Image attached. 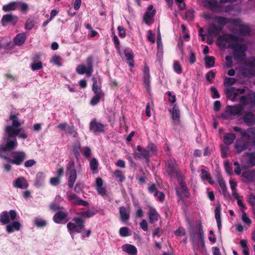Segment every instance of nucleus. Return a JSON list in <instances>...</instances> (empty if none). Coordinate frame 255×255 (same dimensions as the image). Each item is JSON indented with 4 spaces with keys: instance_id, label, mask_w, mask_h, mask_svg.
Masks as SVG:
<instances>
[{
    "instance_id": "nucleus-29",
    "label": "nucleus",
    "mask_w": 255,
    "mask_h": 255,
    "mask_svg": "<svg viewBox=\"0 0 255 255\" xmlns=\"http://www.w3.org/2000/svg\"><path fill=\"white\" fill-rule=\"evenodd\" d=\"M172 118L175 124H179L180 122V111L176 105H174L172 111Z\"/></svg>"
},
{
    "instance_id": "nucleus-48",
    "label": "nucleus",
    "mask_w": 255,
    "mask_h": 255,
    "mask_svg": "<svg viewBox=\"0 0 255 255\" xmlns=\"http://www.w3.org/2000/svg\"><path fill=\"white\" fill-rule=\"evenodd\" d=\"M173 69L174 71L178 74H181L182 72V68L177 61H174Z\"/></svg>"
},
{
    "instance_id": "nucleus-60",
    "label": "nucleus",
    "mask_w": 255,
    "mask_h": 255,
    "mask_svg": "<svg viewBox=\"0 0 255 255\" xmlns=\"http://www.w3.org/2000/svg\"><path fill=\"white\" fill-rule=\"evenodd\" d=\"M249 163L252 166H255V153H249Z\"/></svg>"
},
{
    "instance_id": "nucleus-19",
    "label": "nucleus",
    "mask_w": 255,
    "mask_h": 255,
    "mask_svg": "<svg viewBox=\"0 0 255 255\" xmlns=\"http://www.w3.org/2000/svg\"><path fill=\"white\" fill-rule=\"evenodd\" d=\"M14 187L20 189H26L28 186L27 181L24 177H18L13 183Z\"/></svg>"
},
{
    "instance_id": "nucleus-55",
    "label": "nucleus",
    "mask_w": 255,
    "mask_h": 255,
    "mask_svg": "<svg viewBox=\"0 0 255 255\" xmlns=\"http://www.w3.org/2000/svg\"><path fill=\"white\" fill-rule=\"evenodd\" d=\"M34 24L35 22L34 20L29 18L26 22L25 28L26 29L30 30L34 27Z\"/></svg>"
},
{
    "instance_id": "nucleus-40",
    "label": "nucleus",
    "mask_w": 255,
    "mask_h": 255,
    "mask_svg": "<svg viewBox=\"0 0 255 255\" xmlns=\"http://www.w3.org/2000/svg\"><path fill=\"white\" fill-rule=\"evenodd\" d=\"M103 95L104 94H95V96L91 100V105L92 106L96 105L100 102L101 98Z\"/></svg>"
},
{
    "instance_id": "nucleus-31",
    "label": "nucleus",
    "mask_w": 255,
    "mask_h": 255,
    "mask_svg": "<svg viewBox=\"0 0 255 255\" xmlns=\"http://www.w3.org/2000/svg\"><path fill=\"white\" fill-rule=\"evenodd\" d=\"M236 138V135L234 133H227L225 134L223 141L226 145H230L232 144Z\"/></svg>"
},
{
    "instance_id": "nucleus-35",
    "label": "nucleus",
    "mask_w": 255,
    "mask_h": 255,
    "mask_svg": "<svg viewBox=\"0 0 255 255\" xmlns=\"http://www.w3.org/2000/svg\"><path fill=\"white\" fill-rule=\"evenodd\" d=\"M242 176L247 180L251 181L255 178V172L253 170L244 171L242 173Z\"/></svg>"
},
{
    "instance_id": "nucleus-16",
    "label": "nucleus",
    "mask_w": 255,
    "mask_h": 255,
    "mask_svg": "<svg viewBox=\"0 0 255 255\" xmlns=\"http://www.w3.org/2000/svg\"><path fill=\"white\" fill-rule=\"evenodd\" d=\"M119 214L121 221L127 224L130 218V211L127 209L125 206L119 208Z\"/></svg>"
},
{
    "instance_id": "nucleus-56",
    "label": "nucleus",
    "mask_w": 255,
    "mask_h": 255,
    "mask_svg": "<svg viewBox=\"0 0 255 255\" xmlns=\"http://www.w3.org/2000/svg\"><path fill=\"white\" fill-rule=\"evenodd\" d=\"M19 3V7L20 8V11L23 13H26L29 7L26 3L23 2L21 1H18Z\"/></svg>"
},
{
    "instance_id": "nucleus-37",
    "label": "nucleus",
    "mask_w": 255,
    "mask_h": 255,
    "mask_svg": "<svg viewBox=\"0 0 255 255\" xmlns=\"http://www.w3.org/2000/svg\"><path fill=\"white\" fill-rule=\"evenodd\" d=\"M218 182L219 184V186L222 191V193L224 196L226 195L227 188L226 183L223 179V178L221 177H219L218 178Z\"/></svg>"
},
{
    "instance_id": "nucleus-51",
    "label": "nucleus",
    "mask_w": 255,
    "mask_h": 255,
    "mask_svg": "<svg viewBox=\"0 0 255 255\" xmlns=\"http://www.w3.org/2000/svg\"><path fill=\"white\" fill-rule=\"evenodd\" d=\"M31 68L33 71L39 70L42 68V63L41 62H33L31 65Z\"/></svg>"
},
{
    "instance_id": "nucleus-15",
    "label": "nucleus",
    "mask_w": 255,
    "mask_h": 255,
    "mask_svg": "<svg viewBox=\"0 0 255 255\" xmlns=\"http://www.w3.org/2000/svg\"><path fill=\"white\" fill-rule=\"evenodd\" d=\"M155 13L156 10L153 9V6L152 5H149L143 16V20L146 24H148L149 22L152 20Z\"/></svg>"
},
{
    "instance_id": "nucleus-28",
    "label": "nucleus",
    "mask_w": 255,
    "mask_h": 255,
    "mask_svg": "<svg viewBox=\"0 0 255 255\" xmlns=\"http://www.w3.org/2000/svg\"><path fill=\"white\" fill-rule=\"evenodd\" d=\"M44 174L42 172L37 173L36 178L34 180V185L36 187H40L42 186L45 180Z\"/></svg>"
},
{
    "instance_id": "nucleus-50",
    "label": "nucleus",
    "mask_w": 255,
    "mask_h": 255,
    "mask_svg": "<svg viewBox=\"0 0 255 255\" xmlns=\"http://www.w3.org/2000/svg\"><path fill=\"white\" fill-rule=\"evenodd\" d=\"M210 90L211 92V97L213 99H218L220 97V95L215 87H211Z\"/></svg>"
},
{
    "instance_id": "nucleus-45",
    "label": "nucleus",
    "mask_w": 255,
    "mask_h": 255,
    "mask_svg": "<svg viewBox=\"0 0 255 255\" xmlns=\"http://www.w3.org/2000/svg\"><path fill=\"white\" fill-rule=\"evenodd\" d=\"M236 90V88L231 87L229 88H226L225 90V93L226 95L227 98L230 99L233 97L234 91Z\"/></svg>"
},
{
    "instance_id": "nucleus-41",
    "label": "nucleus",
    "mask_w": 255,
    "mask_h": 255,
    "mask_svg": "<svg viewBox=\"0 0 255 255\" xmlns=\"http://www.w3.org/2000/svg\"><path fill=\"white\" fill-rule=\"evenodd\" d=\"M237 80L234 78L226 77L224 82V85L226 87H230L235 84Z\"/></svg>"
},
{
    "instance_id": "nucleus-27",
    "label": "nucleus",
    "mask_w": 255,
    "mask_h": 255,
    "mask_svg": "<svg viewBox=\"0 0 255 255\" xmlns=\"http://www.w3.org/2000/svg\"><path fill=\"white\" fill-rule=\"evenodd\" d=\"M221 205L220 203L217 204L215 210V217L216 220L217 226L219 229L221 227Z\"/></svg>"
},
{
    "instance_id": "nucleus-32",
    "label": "nucleus",
    "mask_w": 255,
    "mask_h": 255,
    "mask_svg": "<svg viewBox=\"0 0 255 255\" xmlns=\"http://www.w3.org/2000/svg\"><path fill=\"white\" fill-rule=\"evenodd\" d=\"M183 180H184L183 177H182V178L181 179L178 180V181H179V185L180 186V188H181V191L183 193V194H184V195L186 197H189L190 195V193H189V192L188 190V188L186 186V185L185 183L184 182Z\"/></svg>"
},
{
    "instance_id": "nucleus-63",
    "label": "nucleus",
    "mask_w": 255,
    "mask_h": 255,
    "mask_svg": "<svg viewBox=\"0 0 255 255\" xmlns=\"http://www.w3.org/2000/svg\"><path fill=\"white\" fill-rule=\"evenodd\" d=\"M75 163L73 160H70V161H69L66 166L67 171L70 172V171H72L73 170H76L75 169Z\"/></svg>"
},
{
    "instance_id": "nucleus-26",
    "label": "nucleus",
    "mask_w": 255,
    "mask_h": 255,
    "mask_svg": "<svg viewBox=\"0 0 255 255\" xmlns=\"http://www.w3.org/2000/svg\"><path fill=\"white\" fill-rule=\"evenodd\" d=\"M77 177L76 170H73L69 172V176L68 179V185L70 188H72L76 180Z\"/></svg>"
},
{
    "instance_id": "nucleus-17",
    "label": "nucleus",
    "mask_w": 255,
    "mask_h": 255,
    "mask_svg": "<svg viewBox=\"0 0 255 255\" xmlns=\"http://www.w3.org/2000/svg\"><path fill=\"white\" fill-rule=\"evenodd\" d=\"M242 119L246 125L248 126H252L255 124V116L251 112H246Z\"/></svg>"
},
{
    "instance_id": "nucleus-5",
    "label": "nucleus",
    "mask_w": 255,
    "mask_h": 255,
    "mask_svg": "<svg viewBox=\"0 0 255 255\" xmlns=\"http://www.w3.org/2000/svg\"><path fill=\"white\" fill-rule=\"evenodd\" d=\"M228 22L227 18L221 16H216L213 18L212 23L209 25L207 29L208 36L213 37L219 35L224 26Z\"/></svg>"
},
{
    "instance_id": "nucleus-18",
    "label": "nucleus",
    "mask_w": 255,
    "mask_h": 255,
    "mask_svg": "<svg viewBox=\"0 0 255 255\" xmlns=\"http://www.w3.org/2000/svg\"><path fill=\"white\" fill-rule=\"evenodd\" d=\"M148 214L149 222L151 224H154L157 222L160 217L156 209L152 207H149Z\"/></svg>"
},
{
    "instance_id": "nucleus-3",
    "label": "nucleus",
    "mask_w": 255,
    "mask_h": 255,
    "mask_svg": "<svg viewBox=\"0 0 255 255\" xmlns=\"http://www.w3.org/2000/svg\"><path fill=\"white\" fill-rule=\"evenodd\" d=\"M94 210H88L85 212H79L77 214L80 217H74L72 219V222H69L67 225V228L70 232L80 233L85 231V221L82 218H89L94 216L96 214Z\"/></svg>"
},
{
    "instance_id": "nucleus-23",
    "label": "nucleus",
    "mask_w": 255,
    "mask_h": 255,
    "mask_svg": "<svg viewBox=\"0 0 255 255\" xmlns=\"http://www.w3.org/2000/svg\"><path fill=\"white\" fill-rule=\"evenodd\" d=\"M21 224L18 221H13L6 226V230L8 233H12L14 231H19L20 229Z\"/></svg>"
},
{
    "instance_id": "nucleus-10",
    "label": "nucleus",
    "mask_w": 255,
    "mask_h": 255,
    "mask_svg": "<svg viewBox=\"0 0 255 255\" xmlns=\"http://www.w3.org/2000/svg\"><path fill=\"white\" fill-rule=\"evenodd\" d=\"M226 111L225 113H223L222 114V117L226 119L228 118V116H226L227 113H230L232 115H240L242 112L243 111L244 109L241 107V106H239L238 105H236L234 106H227L226 107Z\"/></svg>"
},
{
    "instance_id": "nucleus-43",
    "label": "nucleus",
    "mask_w": 255,
    "mask_h": 255,
    "mask_svg": "<svg viewBox=\"0 0 255 255\" xmlns=\"http://www.w3.org/2000/svg\"><path fill=\"white\" fill-rule=\"evenodd\" d=\"M90 167L91 170L97 171L98 168V162L95 158H93L90 162Z\"/></svg>"
},
{
    "instance_id": "nucleus-13",
    "label": "nucleus",
    "mask_w": 255,
    "mask_h": 255,
    "mask_svg": "<svg viewBox=\"0 0 255 255\" xmlns=\"http://www.w3.org/2000/svg\"><path fill=\"white\" fill-rule=\"evenodd\" d=\"M67 216V213L59 211L53 216V220L56 224L65 223L69 221Z\"/></svg>"
},
{
    "instance_id": "nucleus-36",
    "label": "nucleus",
    "mask_w": 255,
    "mask_h": 255,
    "mask_svg": "<svg viewBox=\"0 0 255 255\" xmlns=\"http://www.w3.org/2000/svg\"><path fill=\"white\" fill-rule=\"evenodd\" d=\"M92 81V91L94 93V94H104L102 91L101 87L98 86L97 84V79L95 77H93Z\"/></svg>"
},
{
    "instance_id": "nucleus-61",
    "label": "nucleus",
    "mask_w": 255,
    "mask_h": 255,
    "mask_svg": "<svg viewBox=\"0 0 255 255\" xmlns=\"http://www.w3.org/2000/svg\"><path fill=\"white\" fill-rule=\"evenodd\" d=\"M49 208L51 210L54 211L64 209L63 207L59 206L58 204H56L55 203H51L49 206Z\"/></svg>"
},
{
    "instance_id": "nucleus-7",
    "label": "nucleus",
    "mask_w": 255,
    "mask_h": 255,
    "mask_svg": "<svg viewBox=\"0 0 255 255\" xmlns=\"http://www.w3.org/2000/svg\"><path fill=\"white\" fill-rule=\"evenodd\" d=\"M202 3L203 5L205 7L217 12L227 11L231 7L230 5H228L225 8V7L218 3L216 0H204Z\"/></svg>"
},
{
    "instance_id": "nucleus-52",
    "label": "nucleus",
    "mask_w": 255,
    "mask_h": 255,
    "mask_svg": "<svg viewBox=\"0 0 255 255\" xmlns=\"http://www.w3.org/2000/svg\"><path fill=\"white\" fill-rule=\"evenodd\" d=\"M215 73L213 70H210L206 74V79L211 83H212V80L215 78Z\"/></svg>"
},
{
    "instance_id": "nucleus-53",
    "label": "nucleus",
    "mask_w": 255,
    "mask_h": 255,
    "mask_svg": "<svg viewBox=\"0 0 255 255\" xmlns=\"http://www.w3.org/2000/svg\"><path fill=\"white\" fill-rule=\"evenodd\" d=\"M35 224L37 227L42 228L46 225L47 222L45 220L36 218L35 220Z\"/></svg>"
},
{
    "instance_id": "nucleus-4",
    "label": "nucleus",
    "mask_w": 255,
    "mask_h": 255,
    "mask_svg": "<svg viewBox=\"0 0 255 255\" xmlns=\"http://www.w3.org/2000/svg\"><path fill=\"white\" fill-rule=\"evenodd\" d=\"M3 146V144L0 145V157L9 161L12 164L19 166L22 164L27 157L26 153L22 150L13 151L10 153V157H8L4 155L3 153L10 150L3 149L2 147Z\"/></svg>"
},
{
    "instance_id": "nucleus-44",
    "label": "nucleus",
    "mask_w": 255,
    "mask_h": 255,
    "mask_svg": "<svg viewBox=\"0 0 255 255\" xmlns=\"http://www.w3.org/2000/svg\"><path fill=\"white\" fill-rule=\"evenodd\" d=\"M195 11L192 9H188L185 13V19L188 21H192L194 19Z\"/></svg>"
},
{
    "instance_id": "nucleus-33",
    "label": "nucleus",
    "mask_w": 255,
    "mask_h": 255,
    "mask_svg": "<svg viewBox=\"0 0 255 255\" xmlns=\"http://www.w3.org/2000/svg\"><path fill=\"white\" fill-rule=\"evenodd\" d=\"M239 31L240 34L244 36L249 35L251 33V29L250 27L247 25H240L239 26Z\"/></svg>"
},
{
    "instance_id": "nucleus-9",
    "label": "nucleus",
    "mask_w": 255,
    "mask_h": 255,
    "mask_svg": "<svg viewBox=\"0 0 255 255\" xmlns=\"http://www.w3.org/2000/svg\"><path fill=\"white\" fill-rule=\"evenodd\" d=\"M105 125L98 122L96 119H93L89 124V130L95 134L105 132Z\"/></svg>"
},
{
    "instance_id": "nucleus-64",
    "label": "nucleus",
    "mask_w": 255,
    "mask_h": 255,
    "mask_svg": "<svg viewBox=\"0 0 255 255\" xmlns=\"http://www.w3.org/2000/svg\"><path fill=\"white\" fill-rule=\"evenodd\" d=\"M96 190L97 191L99 194L102 196H104L107 194V189L106 187L102 186L99 187H96Z\"/></svg>"
},
{
    "instance_id": "nucleus-46",
    "label": "nucleus",
    "mask_w": 255,
    "mask_h": 255,
    "mask_svg": "<svg viewBox=\"0 0 255 255\" xmlns=\"http://www.w3.org/2000/svg\"><path fill=\"white\" fill-rule=\"evenodd\" d=\"M67 131L68 134L73 135L74 137H77L78 136V132L75 129L74 126H68L67 128Z\"/></svg>"
},
{
    "instance_id": "nucleus-62",
    "label": "nucleus",
    "mask_w": 255,
    "mask_h": 255,
    "mask_svg": "<svg viewBox=\"0 0 255 255\" xmlns=\"http://www.w3.org/2000/svg\"><path fill=\"white\" fill-rule=\"evenodd\" d=\"M60 182V178L59 177H54L50 178V183L52 186L58 185Z\"/></svg>"
},
{
    "instance_id": "nucleus-39",
    "label": "nucleus",
    "mask_w": 255,
    "mask_h": 255,
    "mask_svg": "<svg viewBox=\"0 0 255 255\" xmlns=\"http://www.w3.org/2000/svg\"><path fill=\"white\" fill-rule=\"evenodd\" d=\"M205 62L207 67H213L215 65V58L213 56H206L205 58Z\"/></svg>"
},
{
    "instance_id": "nucleus-25",
    "label": "nucleus",
    "mask_w": 255,
    "mask_h": 255,
    "mask_svg": "<svg viewBox=\"0 0 255 255\" xmlns=\"http://www.w3.org/2000/svg\"><path fill=\"white\" fill-rule=\"evenodd\" d=\"M26 39V36L25 33L17 34L13 39V42L15 45L21 46L24 43Z\"/></svg>"
},
{
    "instance_id": "nucleus-24",
    "label": "nucleus",
    "mask_w": 255,
    "mask_h": 255,
    "mask_svg": "<svg viewBox=\"0 0 255 255\" xmlns=\"http://www.w3.org/2000/svg\"><path fill=\"white\" fill-rule=\"evenodd\" d=\"M87 66V72L86 76L87 77H90L94 71L93 69V58L92 56H89L86 59Z\"/></svg>"
},
{
    "instance_id": "nucleus-47",
    "label": "nucleus",
    "mask_w": 255,
    "mask_h": 255,
    "mask_svg": "<svg viewBox=\"0 0 255 255\" xmlns=\"http://www.w3.org/2000/svg\"><path fill=\"white\" fill-rule=\"evenodd\" d=\"M76 70L78 74L83 75L86 74L87 67L84 65L80 64L77 67Z\"/></svg>"
},
{
    "instance_id": "nucleus-11",
    "label": "nucleus",
    "mask_w": 255,
    "mask_h": 255,
    "mask_svg": "<svg viewBox=\"0 0 255 255\" xmlns=\"http://www.w3.org/2000/svg\"><path fill=\"white\" fill-rule=\"evenodd\" d=\"M136 149L139 153L134 152L133 155L135 158H141L144 159L146 162L149 161L150 153L148 152L147 147L142 148L140 145H138L136 147Z\"/></svg>"
},
{
    "instance_id": "nucleus-54",
    "label": "nucleus",
    "mask_w": 255,
    "mask_h": 255,
    "mask_svg": "<svg viewBox=\"0 0 255 255\" xmlns=\"http://www.w3.org/2000/svg\"><path fill=\"white\" fill-rule=\"evenodd\" d=\"M245 62L247 66L251 68L255 67V56H251L248 61L245 60Z\"/></svg>"
},
{
    "instance_id": "nucleus-42",
    "label": "nucleus",
    "mask_w": 255,
    "mask_h": 255,
    "mask_svg": "<svg viewBox=\"0 0 255 255\" xmlns=\"http://www.w3.org/2000/svg\"><path fill=\"white\" fill-rule=\"evenodd\" d=\"M146 147L148 152L152 154H156L158 151L156 145L152 142H149Z\"/></svg>"
},
{
    "instance_id": "nucleus-20",
    "label": "nucleus",
    "mask_w": 255,
    "mask_h": 255,
    "mask_svg": "<svg viewBox=\"0 0 255 255\" xmlns=\"http://www.w3.org/2000/svg\"><path fill=\"white\" fill-rule=\"evenodd\" d=\"M19 7V3L18 1H11L7 4L2 6V9L4 12H9L10 11H14Z\"/></svg>"
},
{
    "instance_id": "nucleus-58",
    "label": "nucleus",
    "mask_w": 255,
    "mask_h": 255,
    "mask_svg": "<svg viewBox=\"0 0 255 255\" xmlns=\"http://www.w3.org/2000/svg\"><path fill=\"white\" fill-rule=\"evenodd\" d=\"M113 40L115 46V48L119 52H120V40L116 35H114L113 36Z\"/></svg>"
},
{
    "instance_id": "nucleus-6",
    "label": "nucleus",
    "mask_w": 255,
    "mask_h": 255,
    "mask_svg": "<svg viewBox=\"0 0 255 255\" xmlns=\"http://www.w3.org/2000/svg\"><path fill=\"white\" fill-rule=\"evenodd\" d=\"M166 172L171 178L176 177L180 180L183 177L177 167L176 161L172 159L168 160L166 164Z\"/></svg>"
},
{
    "instance_id": "nucleus-12",
    "label": "nucleus",
    "mask_w": 255,
    "mask_h": 255,
    "mask_svg": "<svg viewBox=\"0 0 255 255\" xmlns=\"http://www.w3.org/2000/svg\"><path fill=\"white\" fill-rule=\"evenodd\" d=\"M18 20V18L16 15L12 14H6L3 15L1 19V24L3 26H6L8 23H11L12 25H15Z\"/></svg>"
},
{
    "instance_id": "nucleus-34",
    "label": "nucleus",
    "mask_w": 255,
    "mask_h": 255,
    "mask_svg": "<svg viewBox=\"0 0 255 255\" xmlns=\"http://www.w3.org/2000/svg\"><path fill=\"white\" fill-rule=\"evenodd\" d=\"M81 146L80 142L74 143L72 145V151L77 159H79L80 155V150L81 149Z\"/></svg>"
},
{
    "instance_id": "nucleus-14",
    "label": "nucleus",
    "mask_w": 255,
    "mask_h": 255,
    "mask_svg": "<svg viewBox=\"0 0 255 255\" xmlns=\"http://www.w3.org/2000/svg\"><path fill=\"white\" fill-rule=\"evenodd\" d=\"M242 137L240 139L237 140L235 145V148L237 150L238 153H240L244 150L248 148L250 142L248 141H245Z\"/></svg>"
},
{
    "instance_id": "nucleus-2",
    "label": "nucleus",
    "mask_w": 255,
    "mask_h": 255,
    "mask_svg": "<svg viewBox=\"0 0 255 255\" xmlns=\"http://www.w3.org/2000/svg\"><path fill=\"white\" fill-rule=\"evenodd\" d=\"M218 41H222L228 43L232 41L236 42V43L229 44V47L233 50V56L234 59L235 60L238 61H245L247 46L244 44L238 43L239 41H243L240 39L238 36L227 33L224 34L222 36H220L218 38Z\"/></svg>"
},
{
    "instance_id": "nucleus-22",
    "label": "nucleus",
    "mask_w": 255,
    "mask_h": 255,
    "mask_svg": "<svg viewBox=\"0 0 255 255\" xmlns=\"http://www.w3.org/2000/svg\"><path fill=\"white\" fill-rule=\"evenodd\" d=\"M122 250L129 255H137V250L136 247L130 244H125L122 247Z\"/></svg>"
},
{
    "instance_id": "nucleus-30",
    "label": "nucleus",
    "mask_w": 255,
    "mask_h": 255,
    "mask_svg": "<svg viewBox=\"0 0 255 255\" xmlns=\"http://www.w3.org/2000/svg\"><path fill=\"white\" fill-rule=\"evenodd\" d=\"M193 248L195 252V255H198L196 252V250L198 251L200 253H203L206 251L205 242L199 241L196 244L195 243Z\"/></svg>"
},
{
    "instance_id": "nucleus-21",
    "label": "nucleus",
    "mask_w": 255,
    "mask_h": 255,
    "mask_svg": "<svg viewBox=\"0 0 255 255\" xmlns=\"http://www.w3.org/2000/svg\"><path fill=\"white\" fill-rule=\"evenodd\" d=\"M242 138L247 140H254L255 138V128H251L242 133Z\"/></svg>"
},
{
    "instance_id": "nucleus-1",
    "label": "nucleus",
    "mask_w": 255,
    "mask_h": 255,
    "mask_svg": "<svg viewBox=\"0 0 255 255\" xmlns=\"http://www.w3.org/2000/svg\"><path fill=\"white\" fill-rule=\"evenodd\" d=\"M21 124L14 122L11 125L7 126L5 128L4 132L7 135L5 143L2 149L5 150H12L18 145L16 137L19 138L25 139L27 137V133L22 131V128H19Z\"/></svg>"
},
{
    "instance_id": "nucleus-49",
    "label": "nucleus",
    "mask_w": 255,
    "mask_h": 255,
    "mask_svg": "<svg viewBox=\"0 0 255 255\" xmlns=\"http://www.w3.org/2000/svg\"><path fill=\"white\" fill-rule=\"evenodd\" d=\"M129 229L128 227H122L119 231L120 235L121 237H126L129 235Z\"/></svg>"
},
{
    "instance_id": "nucleus-57",
    "label": "nucleus",
    "mask_w": 255,
    "mask_h": 255,
    "mask_svg": "<svg viewBox=\"0 0 255 255\" xmlns=\"http://www.w3.org/2000/svg\"><path fill=\"white\" fill-rule=\"evenodd\" d=\"M201 172L202 174V176H201V178L203 180L210 179L211 175L206 170H205V169H201Z\"/></svg>"
},
{
    "instance_id": "nucleus-8",
    "label": "nucleus",
    "mask_w": 255,
    "mask_h": 255,
    "mask_svg": "<svg viewBox=\"0 0 255 255\" xmlns=\"http://www.w3.org/2000/svg\"><path fill=\"white\" fill-rule=\"evenodd\" d=\"M17 216L15 210H11L9 212L6 211L2 212L0 214V222L3 225H6L9 223L10 220L13 221Z\"/></svg>"
},
{
    "instance_id": "nucleus-38",
    "label": "nucleus",
    "mask_w": 255,
    "mask_h": 255,
    "mask_svg": "<svg viewBox=\"0 0 255 255\" xmlns=\"http://www.w3.org/2000/svg\"><path fill=\"white\" fill-rule=\"evenodd\" d=\"M114 175L118 181L121 183L123 182L126 180V177L123 173L120 170L117 169L114 172Z\"/></svg>"
},
{
    "instance_id": "nucleus-59",
    "label": "nucleus",
    "mask_w": 255,
    "mask_h": 255,
    "mask_svg": "<svg viewBox=\"0 0 255 255\" xmlns=\"http://www.w3.org/2000/svg\"><path fill=\"white\" fill-rule=\"evenodd\" d=\"M247 96H242L241 97L240 99V104L238 105L241 106L242 108L244 109V107L247 105L248 102H247Z\"/></svg>"
}]
</instances>
